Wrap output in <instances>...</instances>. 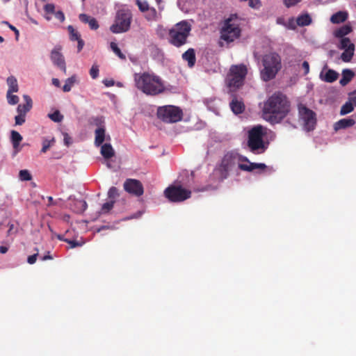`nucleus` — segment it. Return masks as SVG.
Here are the masks:
<instances>
[{
    "instance_id": "59",
    "label": "nucleus",
    "mask_w": 356,
    "mask_h": 356,
    "mask_svg": "<svg viewBox=\"0 0 356 356\" xmlns=\"http://www.w3.org/2000/svg\"><path fill=\"white\" fill-rule=\"evenodd\" d=\"M277 22V24H281V25H283V26H286L285 22H284V19L283 17H278L276 20Z\"/></svg>"
},
{
    "instance_id": "39",
    "label": "nucleus",
    "mask_w": 356,
    "mask_h": 356,
    "mask_svg": "<svg viewBox=\"0 0 356 356\" xmlns=\"http://www.w3.org/2000/svg\"><path fill=\"white\" fill-rule=\"evenodd\" d=\"M55 139L52 138L51 140L44 139L42 141V147L41 152L45 153L54 144Z\"/></svg>"
},
{
    "instance_id": "8",
    "label": "nucleus",
    "mask_w": 356,
    "mask_h": 356,
    "mask_svg": "<svg viewBox=\"0 0 356 356\" xmlns=\"http://www.w3.org/2000/svg\"><path fill=\"white\" fill-rule=\"evenodd\" d=\"M248 70L245 65H232L229 70L226 81L229 88L236 90L243 85Z\"/></svg>"
},
{
    "instance_id": "29",
    "label": "nucleus",
    "mask_w": 356,
    "mask_h": 356,
    "mask_svg": "<svg viewBox=\"0 0 356 356\" xmlns=\"http://www.w3.org/2000/svg\"><path fill=\"white\" fill-rule=\"evenodd\" d=\"M7 83L8 86V94L13 93V92H17L18 91L19 88H18L17 81L14 76H9L7 79Z\"/></svg>"
},
{
    "instance_id": "49",
    "label": "nucleus",
    "mask_w": 356,
    "mask_h": 356,
    "mask_svg": "<svg viewBox=\"0 0 356 356\" xmlns=\"http://www.w3.org/2000/svg\"><path fill=\"white\" fill-rule=\"evenodd\" d=\"M65 242H66L68 244H70L71 248H76V247H80L83 244L82 243H80V242H79L77 241L70 240V239L65 240Z\"/></svg>"
},
{
    "instance_id": "26",
    "label": "nucleus",
    "mask_w": 356,
    "mask_h": 356,
    "mask_svg": "<svg viewBox=\"0 0 356 356\" xmlns=\"http://www.w3.org/2000/svg\"><path fill=\"white\" fill-rule=\"evenodd\" d=\"M352 31V27L350 25L346 24L337 29L334 32V35L337 38H344L345 36Z\"/></svg>"
},
{
    "instance_id": "50",
    "label": "nucleus",
    "mask_w": 356,
    "mask_h": 356,
    "mask_svg": "<svg viewBox=\"0 0 356 356\" xmlns=\"http://www.w3.org/2000/svg\"><path fill=\"white\" fill-rule=\"evenodd\" d=\"M296 26H298L296 24V20L295 21L294 18L291 17L289 19L288 24H286V26L290 29L294 30L296 29Z\"/></svg>"
},
{
    "instance_id": "57",
    "label": "nucleus",
    "mask_w": 356,
    "mask_h": 356,
    "mask_svg": "<svg viewBox=\"0 0 356 356\" xmlns=\"http://www.w3.org/2000/svg\"><path fill=\"white\" fill-rule=\"evenodd\" d=\"M76 41L78 42L77 49H78V51L79 52L82 50V49L84 46V42L81 38L79 39Z\"/></svg>"
},
{
    "instance_id": "27",
    "label": "nucleus",
    "mask_w": 356,
    "mask_h": 356,
    "mask_svg": "<svg viewBox=\"0 0 356 356\" xmlns=\"http://www.w3.org/2000/svg\"><path fill=\"white\" fill-rule=\"evenodd\" d=\"M101 154L105 159H109L114 156L115 152L111 144L105 143L102 145Z\"/></svg>"
},
{
    "instance_id": "35",
    "label": "nucleus",
    "mask_w": 356,
    "mask_h": 356,
    "mask_svg": "<svg viewBox=\"0 0 356 356\" xmlns=\"http://www.w3.org/2000/svg\"><path fill=\"white\" fill-rule=\"evenodd\" d=\"M75 82H76V76H72L67 79L65 82V84L63 87V90L64 92H70Z\"/></svg>"
},
{
    "instance_id": "44",
    "label": "nucleus",
    "mask_w": 356,
    "mask_h": 356,
    "mask_svg": "<svg viewBox=\"0 0 356 356\" xmlns=\"http://www.w3.org/2000/svg\"><path fill=\"white\" fill-rule=\"evenodd\" d=\"M7 99L8 102L11 105H15L18 103L19 102V97L18 96L15 95H13V93L8 94V92H7Z\"/></svg>"
},
{
    "instance_id": "23",
    "label": "nucleus",
    "mask_w": 356,
    "mask_h": 356,
    "mask_svg": "<svg viewBox=\"0 0 356 356\" xmlns=\"http://www.w3.org/2000/svg\"><path fill=\"white\" fill-rule=\"evenodd\" d=\"M355 74L350 69H344L342 71V78L339 81L340 84L342 86H346L349 83L351 80L354 78Z\"/></svg>"
},
{
    "instance_id": "2",
    "label": "nucleus",
    "mask_w": 356,
    "mask_h": 356,
    "mask_svg": "<svg viewBox=\"0 0 356 356\" xmlns=\"http://www.w3.org/2000/svg\"><path fill=\"white\" fill-rule=\"evenodd\" d=\"M261 63L263 68L260 71V76L266 82L275 79L282 67L281 56L275 51L264 54Z\"/></svg>"
},
{
    "instance_id": "31",
    "label": "nucleus",
    "mask_w": 356,
    "mask_h": 356,
    "mask_svg": "<svg viewBox=\"0 0 356 356\" xmlns=\"http://www.w3.org/2000/svg\"><path fill=\"white\" fill-rule=\"evenodd\" d=\"M338 76L339 74L336 71L328 70L324 76L323 80L327 83H332L337 79Z\"/></svg>"
},
{
    "instance_id": "63",
    "label": "nucleus",
    "mask_w": 356,
    "mask_h": 356,
    "mask_svg": "<svg viewBox=\"0 0 356 356\" xmlns=\"http://www.w3.org/2000/svg\"><path fill=\"white\" fill-rule=\"evenodd\" d=\"M52 83L56 86V87H59L60 86V81L58 79H52Z\"/></svg>"
},
{
    "instance_id": "33",
    "label": "nucleus",
    "mask_w": 356,
    "mask_h": 356,
    "mask_svg": "<svg viewBox=\"0 0 356 356\" xmlns=\"http://www.w3.org/2000/svg\"><path fill=\"white\" fill-rule=\"evenodd\" d=\"M339 48L341 49H348V48L355 49V44L348 38H344L340 40Z\"/></svg>"
},
{
    "instance_id": "56",
    "label": "nucleus",
    "mask_w": 356,
    "mask_h": 356,
    "mask_svg": "<svg viewBox=\"0 0 356 356\" xmlns=\"http://www.w3.org/2000/svg\"><path fill=\"white\" fill-rule=\"evenodd\" d=\"M302 68L305 70V74H307L309 72V65L307 61H304L302 64Z\"/></svg>"
},
{
    "instance_id": "15",
    "label": "nucleus",
    "mask_w": 356,
    "mask_h": 356,
    "mask_svg": "<svg viewBox=\"0 0 356 356\" xmlns=\"http://www.w3.org/2000/svg\"><path fill=\"white\" fill-rule=\"evenodd\" d=\"M43 9L45 13L44 17L47 21L51 19L50 15H54L55 17L61 23L65 21V17L63 12L61 10L56 11L55 5L54 3L45 4Z\"/></svg>"
},
{
    "instance_id": "22",
    "label": "nucleus",
    "mask_w": 356,
    "mask_h": 356,
    "mask_svg": "<svg viewBox=\"0 0 356 356\" xmlns=\"http://www.w3.org/2000/svg\"><path fill=\"white\" fill-rule=\"evenodd\" d=\"M22 139L23 138L19 132L14 130L11 131L10 140L15 153H17L19 151V147Z\"/></svg>"
},
{
    "instance_id": "62",
    "label": "nucleus",
    "mask_w": 356,
    "mask_h": 356,
    "mask_svg": "<svg viewBox=\"0 0 356 356\" xmlns=\"http://www.w3.org/2000/svg\"><path fill=\"white\" fill-rule=\"evenodd\" d=\"M53 259V257H52V256L50 255L49 252H48L47 254L41 257V259L42 261H46L47 259Z\"/></svg>"
},
{
    "instance_id": "13",
    "label": "nucleus",
    "mask_w": 356,
    "mask_h": 356,
    "mask_svg": "<svg viewBox=\"0 0 356 356\" xmlns=\"http://www.w3.org/2000/svg\"><path fill=\"white\" fill-rule=\"evenodd\" d=\"M123 186L126 192L136 197H140L144 193L142 183L135 179H127L124 181Z\"/></svg>"
},
{
    "instance_id": "54",
    "label": "nucleus",
    "mask_w": 356,
    "mask_h": 356,
    "mask_svg": "<svg viewBox=\"0 0 356 356\" xmlns=\"http://www.w3.org/2000/svg\"><path fill=\"white\" fill-rule=\"evenodd\" d=\"M349 101L356 106V90L349 94Z\"/></svg>"
},
{
    "instance_id": "10",
    "label": "nucleus",
    "mask_w": 356,
    "mask_h": 356,
    "mask_svg": "<svg viewBox=\"0 0 356 356\" xmlns=\"http://www.w3.org/2000/svg\"><path fill=\"white\" fill-rule=\"evenodd\" d=\"M131 22V13L124 10L117 12L114 24L111 26L110 30L113 33H120L129 30Z\"/></svg>"
},
{
    "instance_id": "14",
    "label": "nucleus",
    "mask_w": 356,
    "mask_h": 356,
    "mask_svg": "<svg viewBox=\"0 0 356 356\" xmlns=\"http://www.w3.org/2000/svg\"><path fill=\"white\" fill-rule=\"evenodd\" d=\"M62 47L60 45L56 46L51 52V60L55 65L65 72L66 66L64 57L61 54Z\"/></svg>"
},
{
    "instance_id": "48",
    "label": "nucleus",
    "mask_w": 356,
    "mask_h": 356,
    "mask_svg": "<svg viewBox=\"0 0 356 356\" xmlns=\"http://www.w3.org/2000/svg\"><path fill=\"white\" fill-rule=\"evenodd\" d=\"M302 0H283L284 4L286 7L290 8L297 5Z\"/></svg>"
},
{
    "instance_id": "64",
    "label": "nucleus",
    "mask_w": 356,
    "mask_h": 356,
    "mask_svg": "<svg viewBox=\"0 0 356 356\" xmlns=\"http://www.w3.org/2000/svg\"><path fill=\"white\" fill-rule=\"evenodd\" d=\"M96 125H101L103 123L102 118H97L95 119Z\"/></svg>"
},
{
    "instance_id": "19",
    "label": "nucleus",
    "mask_w": 356,
    "mask_h": 356,
    "mask_svg": "<svg viewBox=\"0 0 356 356\" xmlns=\"http://www.w3.org/2000/svg\"><path fill=\"white\" fill-rule=\"evenodd\" d=\"M248 162L249 163L248 165L239 163L238 168L247 172H252L255 169L265 170L266 168L264 163H250V161Z\"/></svg>"
},
{
    "instance_id": "36",
    "label": "nucleus",
    "mask_w": 356,
    "mask_h": 356,
    "mask_svg": "<svg viewBox=\"0 0 356 356\" xmlns=\"http://www.w3.org/2000/svg\"><path fill=\"white\" fill-rule=\"evenodd\" d=\"M111 49L112 51L122 60H126L125 55L121 51L120 48L118 47V44L114 42H111L110 44Z\"/></svg>"
},
{
    "instance_id": "17",
    "label": "nucleus",
    "mask_w": 356,
    "mask_h": 356,
    "mask_svg": "<svg viewBox=\"0 0 356 356\" xmlns=\"http://www.w3.org/2000/svg\"><path fill=\"white\" fill-rule=\"evenodd\" d=\"M355 124V120L353 118H343L334 124L333 128L335 131L351 127Z\"/></svg>"
},
{
    "instance_id": "42",
    "label": "nucleus",
    "mask_w": 356,
    "mask_h": 356,
    "mask_svg": "<svg viewBox=\"0 0 356 356\" xmlns=\"http://www.w3.org/2000/svg\"><path fill=\"white\" fill-rule=\"evenodd\" d=\"M115 204V200H111L104 203L101 208L102 213H108L113 208Z\"/></svg>"
},
{
    "instance_id": "53",
    "label": "nucleus",
    "mask_w": 356,
    "mask_h": 356,
    "mask_svg": "<svg viewBox=\"0 0 356 356\" xmlns=\"http://www.w3.org/2000/svg\"><path fill=\"white\" fill-rule=\"evenodd\" d=\"M165 87L163 86L161 81L157 77V94L164 92Z\"/></svg>"
},
{
    "instance_id": "45",
    "label": "nucleus",
    "mask_w": 356,
    "mask_h": 356,
    "mask_svg": "<svg viewBox=\"0 0 356 356\" xmlns=\"http://www.w3.org/2000/svg\"><path fill=\"white\" fill-rule=\"evenodd\" d=\"M90 75L93 79H95L99 76V66L96 64L92 65V67L90 70Z\"/></svg>"
},
{
    "instance_id": "6",
    "label": "nucleus",
    "mask_w": 356,
    "mask_h": 356,
    "mask_svg": "<svg viewBox=\"0 0 356 356\" xmlns=\"http://www.w3.org/2000/svg\"><path fill=\"white\" fill-rule=\"evenodd\" d=\"M237 17L236 15H232L227 19L220 30V38L227 42H234L241 35V29L239 24L236 22Z\"/></svg>"
},
{
    "instance_id": "20",
    "label": "nucleus",
    "mask_w": 356,
    "mask_h": 356,
    "mask_svg": "<svg viewBox=\"0 0 356 356\" xmlns=\"http://www.w3.org/2000/svg\"><path fill=\"white\" fill-rule=\"evenodd\" d=\"M24 99L26 102L24 104H19L17 108L18 113L24 114L26 115V113L29 112L32 108V99L29 95H24Z\"/></svg>"
},
{
    "instance_id": "58",
    "label": "nucleus",
    "mask_w": 356,
    "mask_h": 356,
    "mask_svg": "<svg viewBox=\"0 0 356 356\" xmlns=\"http://www.w3.org/2000/svg\"><path fill=\"white\" fill-rule=\"evenodd\" d=\"M103 83L106 87H111V86H114V81L112 79H111V80L106 79V80L103 81Z\"/></svg>"
},
{
    "instance_id": "32",
    "label": "nucleus",
    "mask_w": 356,
    "mask_h": 356,
    "mask_svg": "<svg viewBox=\"0 0 356 356\" xmlns=\"http://www.w3.org/2000/svg\"><path fill=\"white\" fill-rule=\"evenodd\" d=\"M343 50V52L341 55V58L343 62L348 63L352 60L354 56L355 49L348 48V49Z\"/></svg>"
},
{
    "instance_id": "1",
    "label": "nucleus",
    "mask_w": 356,
    "mask_h": 356,
    "mask_svg": "<svg viewBox=\"0 0 356 356\" xmlns=\"http://www.w3.org/2000/svg\"><path fill=\"white\" fill-rule=\"evenodd\" d=\"M290 106L285 95L280 92H275L264 103L263 118L273 124L280 123L289 114Z\"/></svg>"
},
{
    "instance_id": "3",
    "label": "nucleus",
    "mask_w": 356,
    "mask_h": 356,
    "mask_svg": "<svg viewBox=\"0 0 356 356\" xmlns=\"http://www.w3.org/2000/svg\"><path fill=\"white\" fill-rule=\"evenodd\" d=\"M240 161H249V160L236 153L227 152L224 155L220 163L215 168V173L222 181L229 177L230 172L238 168Z\"/></svg>"
},
{
    "instance_id": "16",
    "label": "nucleus",
    "mask_w": 356,
    "mask_h": 356,
    "mask_svg": "<svg viewBox=\"0 0 356 356\" xmlns=\"http://www.w3.org/2000/svg\"><path fill=\"white\" fill-rule=\"evenodd\" d=\"M229 107L232 111L236 114L238 115L244 112L245 111V104L242 100L238 99L236 95H233V98L229 103Z\"/></svg>"
},
{
    "instance_id": "38",
    "label": "nucleus",
    "mask_w": 356,
    "mask_h": 356,
    "mask_svg": "<svg viewBox=\"0 0 356 356\" xmlns=\"http://www.w3.org/2000/svg\"><path fill=\"white\" fill-rule=\"evenodd\" d=\"M8 230L7 232V236H13L16 235L18 232V227L19 225L17 223L15 224L13 222H9L8 224Z\"/></svg>"
},
{
    "instance_id": "24",
    "label": "nucleus",
    "mask_w": 356,
    "mask_h": 356,
    "mask_svg": "<svg viewBox=\"0 0 356 356\" xmlns=\"http://www.w3.org/2000/svg\"><path fill=\"white\" fill-rule=\"evenodd\" d=\"M348 18V13L346 11H339L333 14L330 17V22L332 24H340L344 22Z\"/></svg>"
},
{
    "instance_id": "11",
    "label": "nucleus",
    "mask_w": 356,
    "mask_h": 356,
    "mask_svg": "<svg viewBox=\"0 0 356 356\" xmlns=\"http://www.w3.org/2000/svg\"><path fill=\"white\" fill-rule=\"evenodd\" d=\"M165 196L172 202H181L191 197V191L181 185H171L164 191Z\"/></svg>"
},
{
    "instance_id": "9",
    "label": "nucleus",
    "mask_w": 356,
    "mask_h": 356,
    "mask_svg": "<svg viewBox=\"0 0 356 356\" xmlns=\"http://www.w3.org/2000/svg\"><path fill=\"white\" fill-rule=\"evenodd\" d=\"M134 81L138 89L149 95H156V76L147 72L135 74Z\"/></svg>"
},
{
    "instance_id": "47",
    "label": "nucleus",
    "mask_w": 356,
    "mask_h": 356,
    "mask_svg": "<svg viewBox=\"0 0 356 356\" xmlns=\"http://www.w3.org/2000/svg\"><path fill=\"white\" fill-rule=\"evenodd\" d=\"M15 125H22L25 122L26 115L24 114L18 113L15 118Z\"/></svg>"
},
{
    "instance_id": "4",
    "label": "nucleus",
    "mask_w": 356,
    "mask_h": 356,
    "mask_svg": "<svg viewBox=\"0 0 356 356\" xmlns=\"http://www.w3.org/2000/svg\"><path fill=\"white\" fill-rule=\"evenodd\" d=\"M266 134V129L261 125H256L248 132L247 145L251 152L260 154L265 152L268 143L264 140Z\"/></svg>"
},
{
    "instance_id": "51",
    "label": "nucleus",
    "mask_w": 356,
    "mask_h": 356,
    "mask_svg": "<svg viewBox=\"0 0 356 356\" xmlns=\"http://www.w3.org/2000/svg\"><path fill=\"white\" fill-rule=\"evenodd\" d=\"M36 251H37V253L35 254H33V255H31V256H29L28 258H27V262L29 264H33L35 263L36 261V259H37V257H38V250L36 249Z\"/></svg>"
},
{
    "instance_id": "12",
    "label": "nucleus",
    "mask_w": 356,
    "mask_h": 356,
    "mask_svg": "<svg viewBox=\"0 0 356 356\" xmlns=\"http://www.w3.org/2000/svg\"><path fill=\"white\" fill-rule=\"evenodd\" d=\"M298 113L305 129L308 131L314 130L316 124V113L302 104L298 105Z\"/></svg>"
},
{
    "instance_id": "40",
    "label": "nucleus",
    "mask_w": 356,
    "mask_h": 356,
    "mask_svg": "<svg viewBox=\"0 0 356 356\" xmlns=\"http://www.w3.org/2000/svg\"><path fill=\"white\" fill-rule=\"evenodd\" d=\"M48 117L55 122H60L63 120V116L60 114V111L56 110L52 113H49Z\"/></svg>"
},
{
    "instance_id": "37",
    "label": "nucleus",
    "mask_w": 356,
    "mask_h": 356,
    "mask_svg": "<svg viewBox=\"0 0 356 356\" xmlns=\"http://www.w3.org/2000/svg\"><path fill=\"white\" fill-rule=\"evenodd\" d=\"M67 30L70 34V39L72 41L78 40L81 38L79 33L76 30H75L72 25L68 26Z\"/></svg>"
},
{
    "instance_id": "5",
    "label": "nucleus",
    "mask_w": 356,
    "mask_h": 356,
    "mask_svg": "<svg viewBox=\"0 0 356 356\" xmlns=\"http://www.w3.org/2000/svg\"><path fill=\"white\" fill-rule=\"evenodd\" d=\"M191 31V25L185 20L177 23L168 33L169 42L176 47H180L187 43Z\"/></svg>"
},
{
    "instance_id": "7",
    "label": "nucleus",
    "mask_w": 356,
    "mask_h": 356,
    "mask_svg": "<svg viewBox=\"0 0 356 356\" xmlns=\"http://www.w3.org/2000/svg\"><path fill=\"white\" fill-rule=\"evenodd\" d=\"M182 109L176 106L166 105L157 108V118L166 123H176L182 120Z\"/></svg>"
},
{
    "instance_id": "55",
    "label": "nucleus",
    "mask_w": 356,
    "mask_h": 356,
    "mask_svg": "<svg viewBox=\"0 0 356 356\" xmlns=\"http://www.w3.org/2000/svg\"><path fill=\"white\" fill-rule=\"evenodd\" d=\"M261 3L259 0H248V5L252 8L259 7Z\"/></svg>"
},
{
    "instance_id": "21",
    "label": "nucleus",
    "mask_w": 356,
    "mask_h": 356,
    "mask_svg": "<svg viewBox=\"0 0 356 356\" xmlns=\"http://www.w3.org/2000/svg\"><path fill=\"white\" fill-rule=\"evenodd\" d=\"M182 58L188 62V67H193L196 61L195 50L193 48L188 49L182 54Z\"/></svg>"
},
{
    "instance_id": "28",
    "label": "nucleus",
    "mask_w": 356,
    "mask_h": 356,
    "mask_svg": "<svg viewBox=\"0 0 356 356\" xmlns=\"http://www.w3.org/2000/svg\"><path fill=\"white\" fill-rule=\"evenodd\" d=\"M95 144L96 146H100L105 140V129L100 127L95 130Z\"/></svg>"
},
{
    "instance_id": "43",
    "label": "nucleus",
    "mask_w": 356,
    "mask_h": 356,
    "mask_svg": "<svg viewBox=\"0 0 356 356\" xmlns=\"http://www.w3.org/2000/svg\"><path fill=\"white\" fill-rule=\"evenodd\" d=\"M119 196L118 190L116 187L112 186L110 188L108 192V197L111 199V200H114L117 197Z\"/></svg>"
},
{
    "instance_id": "34",
    "label": "nucleus",
    "mask_w": 356,
    "mask_h": 356,
    "mask_svg": "<svg viewBox=\"0 0 356 356\" xmlns=\"http://www.w3.org/2000/svg\"><path fill=\"white\" fill-rule=\"evenodd\" d=\"M353 104L350 102H346L341 108L340 115H345L351 113L354 110Z\"/></svg>"
},
{
    "instance_id": "52",
    "label": "nucleus",
    "mask_w": 356,
    "mask_h": 356,
    "mask_svg": "<svg viewBox=\"0 0 356 356\" xmlns=\"http://www.w3.org/2000/svg\"><path fill=\"white\" fill-rule=\"evenodd\" d=\"M63 137H64L63 140H64L65 145L67 147L70 146L72 143V138L67 133L63 134Z\"/></svg>"
},
{
    "instance_id": "61",
    "label": "nucleus",
    "mask_w": 356,
    "mask_h": 356,
    "mask_svg": "<svg viewBox=\"0 0 356 356\" xmlns=\"http://www.w3.org/2000/svg\"><path fill=\"white\" fill-rule=\"evenodd\" d=\"M9 28L15 32L16 37L17 38L19 35V31L14 26L9 24Z\"/></svg>"
},
{
    "instance_id": "41",
    "label": "nucleus",
    "mask_w": 356,
    "mask_h": 356,
    "mask_svg": "<svg viewBox=\"0 0 356 356\" xmlns=\"http://www.w3.org/2000/svg\"><path fill=\"white\" fill-rule=\"evenodd\" d=\"M19 178L21 181H30L32 176L28 170H21L19 172Z\"/></svg>"
},
{
    "instance_id": "46",
    "label": "nucleus",
    "mask_w": 356,
    "mask_h": 356,
    "mask_svg": "<svg viewBox=\"0 0 356 356\" xmlns=\"http://www.w3.org/2000/svg\"><path fill=\"white\" fill-rule=\"evenodd\" d=\"M75 204L79 207L77 212H83L87 209V203L84 200H77Z\"/></svg>"
},
{
    "instance_id": "18",
    "label": "nucleus",
    "mask_w": 356,
    "mask_h": 356,
    "mask_svg": "<svg viewBox=\"0 0 356 356\" xmlns=\"http://www.w3.org/2000/svg\"><path fill=\"white\" fill-rule=\"evenodd\" d=\"M79 18L84 24H88L92 30H97L99 28V24L95 17H90L86 14H80Z\"/></svg>"
},
{
    "instance_id": "30",
    "label": "nucleus",
    "mask_w": 356,
    "mask_h": 356,
    "mask_svg": "<svg viewBox=\"0 0 356 356\" xmlns=\"http://www.w3.org/2000/svg\"><path fill=\"white\" fill-rule=\"evenodd\" d=\"M136 3L138 6V8L141 12L145 13V12L150 10L151 13H152V16L153 17L154 16V15H155L154 8H150L148 3L146 1L136 0Z\"/></svg>"
},
{
    "instance_id": "60",
    "label": "nucleus",
    "mask_w": 356,
    "mask_h": 356,
    "mask_svg": "<svg viewBox=\"0 0 356 356\" xmlns=\"http://www.w3.org/2000/svg\"><path fill=\"white\" fill-rule=\"evenodd\" d=\"M8 248L6 246L1 245L0 246V253L1 254H5L8 252Z\"/></svg>"
},
{
    "instance_id": "25",
    "label": "nucleus",
    "mask_w": 356,
    "mask_h": 356,
    "mask_svg": "<svg viewBox=\"0 0 356 356\" xmlns=\"http://www.w3.org/2000/svg\"><path fill=\"white\" fill-rule=\"evenodd\" d=\"M312 19L309 14L303 13L296 18V24L299 26H306L312 24Z\"/></svg>"
}]
</instances>
